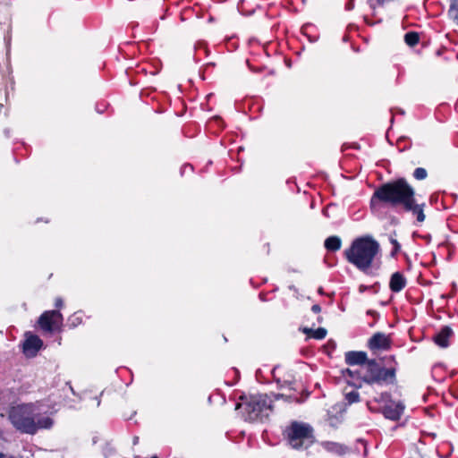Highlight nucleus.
Masks as SVG:
<instances>
[{
    "label": "nucleus",
    "mask_w": 458,
    "mask_h": 458,
    "mask_svg": "<svg viewBox=\"0 0 458 458\" xmlns=\"http://www.w3.org/2000/svg\"><path fill=\"white\" fill-rule=\"evenodd\" d=\"M377 202L390 205L393 208H402L406 212H411L419 223L424 222L425 204H417L415 190L406 179L399 178L380 185L373 193L370 203L374 207Z\"/></svg>",
    "instance_id": "1"
},
{
    "label": "nucleus",
    "mask_w": 458,
    "mask_h": 458,
    "mask_svg": "<svg viewBox=\"0 0 458 458\" xmlns=\"http://www.w3.org/2000/svg\"><path fill=\"white\" fill-rule=\"evenodd\" d=\"M9 420L18 431L29 435H35L39 429H49L54 424L53 420L42 415L33 403L13 406L9 411Z\"/></svg>",
    "instance_id": "2"
},
{
    "label": "nucleus",
    "mask_w": 458,
    "mask_h": 458,
    "mask_svg": "<svg viewBox=\"0 0 458 458\" xmlns=\"http://www.w3.org/2000/svg\"><path fill=\"white\" fill-rule=\"evenodd\" d=\"M379 251V243L372 236L367 235L355 239L344 254L349 263L369 274Z\"/></svg>",
    "instance_id": "3"
},
{
    "label": "nucleus",
    "mask_w": 458,
    "mask_h": 458,
    "mask_svg": "<svg viewBox=\"0 0 458 458\" xmlns=\"http://www.w3.org/2000/svg\"><path fill=\"white\" fill-rule=\"evenodd\" d=\"M361 380L369 385L383 386L394 384L396 380V369L385 368L382 362L376 360H368L360 367Z\"/></svg>",
    "instance_id": "4"
},
{
    "label": "nucleus",
    "mask_w": 458,
    "mask_h": 458,
    "mask_svg": "<svg viewBox=\"0 0 458 458\" xmlns=\"http://www.w3.org/2000/svg\"><path fill=\"white\" fill-rule=\"evenodd\" d=\"M242 408L246 420H263L272 411V400L267 394L251 395L242 403H237L236 409Z\"/></svg>",
    "instance_id": "5"
},
{
    "label": "nucleus",
    "mask_w": 458,
    "mask_h": 458,
    "mask_svg": "<svg viewBox=\"0 0 458 458\" xmlns=\"http://www.w3.org/2000/svg\"><path fill=\"white\" fill-rule=\"evenodd\" d=\"M312 432L310 425L298 421L292 422L284 431L289 444L295 449L301 448L304 441L311 439Z\"/></svg>",
    "instance_id": "6"
},
{
    "label": "nucleus",
    "mask_w": 458,
    "mask_h": 458,
    "mask_svg": "<svg viewBox=\"0 0 458 458\" xmlns=\"http://www.w3.org/2000/svg\"><path fill=\"white\" fill-rule=\"evenodd\" d=\"M38 323L44 331L53 332L61 327L63 315L58 310L45 311L39 317Z\"/></svg>",
    "instance_id": "7"
},
{
    "label": "nucleus",
    "mask_w": 458,
    "mask_h": 458,
    "mask_svg": "<svg viewBox=\"0 0 458 458\" xmlns=\"http://www.w3.org/2000/svg\"><path fill=\"white\" fill-rule=\"evenodd\" d=\"M404 410V406L402 403L390 402L383 407L382 413L386 419L392 420H398Z\"/></svg>",
    "instance_id": "8"
},
{
    "label": "nucleus",
    "mask_w": 458,
    "mask_h": 458,
    "mask_svg": "<svg viewBox=\"0 0 458 458\" xmlns=\"http://www.w3.org/2000/svg\"><path fill=\"white\" fill-rule=\"evenodd\" d=\"M390 345V339L383 333L374 334L369 341V347L371 350H388Z\"/></svg>",
    "instance_id": "9"
},
{
    "label": "nucleus",
    "mask_w": 458,
    "mask_h": 458,
    "mask_svg": "<svg viewBox=\"0 0 458 458\" xmlns=\"http://www.w3.org/2000/svg\"><path fill=\"white\" fill-rule=\"evenodd\" d=\"M42 345L43 342L38 335L30 334L23 343V352L27 355H35Z\"/></svg>",
    "instance_id": "10"
},
{
    "label": "nucleus",
    "mask_w": 458,
    "mask_h": 458,
    "mask_svg": "<svg viewBox=\"0 0 458 458\" xmlns=\"http://www.w3.org/2000/svg\"><path fill=\"white\" fill-rule=\"evenodd\" d=\"M453 329L448 327H443L433 337L437 345L441 348H446L449 345V340L454 336Z\"/></svg>",
    "instance_id": "11"
},
{
    "label": "nucleus",
    "mask_w": 458,
    "mask_h": 458,
    "mask_svg": "<svg viewBox=\"0 0 458 458\" xmlns=\"http://www.w3.org/2000/svg\"><path fill=\"white\" fill-rule=\"evenodd\" d=\"M369 360L364 352H347L345 353V362L350 366L360 365L362 367Z\"/></svg>",
    "instance_id": "12"
},
{
    "label": "nucleus",
    "mask_w": 458,
    "mask_h": 458,
    "mask_svg": "<svg viewBox=\"0 0 458 458\" xmlns=\"http://www.w3.org/2000/svg\"><path fill=\"white\" fill-rule=\"evenodd\" d=\"M406 286V279L400 272H395L391 276L389 288L394 293L401 292Z\"/></svg>",
    "instance_id": "13"
},
{
    "label": "nucleus",
    "mask_w": 458,
    "mask_h": 458,
    "mask_svg": "<svg viewBox=\"0 0 458 458\" xmlns=\"http://www.w3.org/2000/svg\"><path fill=\"white\" fill-rule=\"evenodd\" d=\"M325 248L329 251H336L340 250L342 241L338 236H330L325 241Z\"/></svg>",
    "instance_id": "14"
},
{
    "label": "nucleus",
    "mask_w": 458,
    "mask_h": 458,
    "mask_svg": "<svg viewBox=\"0 0 458 458\" xmlns=\"http://www.w3.org/2000/svg\"><path fill=\"white\" fill-rule=\"evenodd\" d=\"M303 332L306 335H310L313 338L318 339V340L324 339L327 335V330L323 327H318V329H315V330L312 328L305 327L303 329Z\"/></svg>",
    "instance_id": "15"
},
{
    "label": "nucleus",
    "mask_w": 458,
    "mask_h": 458,
    "mask_svg": "<svg viewBox=\"0 0 458 458\" xmlns=\"http://www.w3.org/2000/svg\"><path fill=\"white\" fill-rule=\"evenodd\" d=\"M404 42L409 47H415L420 42V33L417 31H408L404 35Z\"/></svg>",
    "instance_id": "16"
},
{
    "label": "nucleus",
    "mask_w": 458,
    "mask_h": 458,
    "mask_svg": "<svg viewBox=\"0 0 458 458\" xmlns=\"http://www.w3.org/2000/svg\"><path fill=\"white\" fill-rule=\"evenodd\" d=\"M323 445L327 450L335 452L337 454H342L345 448L344 445L335 443V442H326L323 444Z\"/></svg>",
    "instance_id": "17"
},
{
    "label": "nucleus",
    "mask_w": 458,
    "mask_h": 458,
    "mask_svg": "<svg viewBox=\"0 0 458 458\" xmlns=\"http://www.w3.org/2000/svg\"><path fill=\"white\" fill-rule=\"evenodd\" d=\"M458 4V0H453L451 2L450 9L448 11V15L454 21H458V8L456 7Z\"/></svg>",
    "instance_id": "18"
},
{
    "label": "nucleus",
    "mask_w": 458,
    "mask_h": 458,
    "mask_svg": "<svg viewBox=\"0 0 458 458\" xmlns=\"http://www.w3.org/2000/svg\"><path fill=\"white\" fill-rule=\"evenodd\" d=\"M345 400L349 404L358 403L360 401V394L357 391L352 390L345 394Z\"/></svg>",
    "instance_id": "19"
},
{
    "label": "nucleus",
    "mask_w": 458,
    "mask_h": 458,
    "mask_svg": "<svg viewBox=\"0 0 458 458\" xmlns=\"http://www.w3.org/2000/svg\"><path fill=\"white\" fill-rule=\"evenodd\" d=\"M208 126L211 129L214 126H218L220 128L224 127V121L221 116L216 115L212 116L208 122Z\"/></svg>",
    "instance_id": "20"
},
{
    "label": "nucleus",
    "mask_w": 458,
    "mask_h": 458,
    "mask_svg": "<svg viewBox=\"0 0 458 458\" xmlns=\"http://www.w3.org/2000/svg\"><path fill=\"white\" fill-rule=\"evenodd\" d=\"M390 397H391V395L389 393L384 392V393H381L380 394H378V396H376L374 398V401L378 403H385V405H386L391 402Z\"/></svg>",
    "instance_id": "21"
},
{
    "label": "nucleus",
    "mask_w": 458,
    "mask_h": 458,
    "mask_svg": "<svg viewBox=\"0 0 458 458\" xmlns=\"http://www.w3.org/2000/svg\"><path fill=\"white\" fill-rule=\"evenodd\" d=\"M427 176H428V172L425 168L418 167L413 172V177L416 180L421 181V180L426 179Z\"/></svg>",
    "instance_id": "22"
},
{
    "label": "nucleus",
    "mask_w": 458,
    "mask_h": 458,
    "mask_svg": "<svg viewBox=\"0 0 458 458\" xmlns=\"http://www.w3.org/2000/svg\"><path fill=\"white\" fill-rule=\"evenodd\" d=\"M344 374H347L352 379H361L360 367L356 369H347L345 371H344Z\"/></svg>",
    "instance_id": "23"
},
{
    "label": "nucleus",
    "mask_w": 458,
    "mask_h": 458,
    "mask_svg": "<svg viewBox=\"0 0 458 458\" xmlns=\"http://www.w3.org/2000/svg\"><path fill=\"white\" fill-rule=\"evenodd\" d=\"M272 396L276 400H278V399L282 398V399H284L287 402H293V401L298 402V400H299L298 397H296V396L286 395V394H273Z\"/></svg>",
    "instance_id": "24"
},
{
    "label": "nucleus",
    "mask_w": 458,
    "mask_h": 458,
    "mask_svg": "<svg viewBox=\"0 0 458 458\" xmlns=\"http://www.w3.org/2000/svg\"><path fill=\"white\" fill-rule=\"evenodd\" d=\"M216 98V96L214 93H210L207 96V111L212 112L214 111V99Z\"/></svg>",
    "instance_id": "25"
},
{
    "label": "nucleus",
    "mask_w": 458,
    "mask_h": 458,
    "mask_svg": "<svg viewBox=\"0 0 458 458\" xmlns=\"http://www.w3.org/2000/svg\"><path fill=\"white\" fill-rule=\"evenodd\" d=\"M108 108H109L108 104H106L105 102L98 103L96 106V112L99 114H102L106 112H108Z\"/></svg>",
    "instance_id": "26"
},
{
    "label": "nucleus",
    "mask_w": 458,
    "mask_h": 458,
    "mask_svg": "<svg viewBox=\"0 0 458 458\" xmlns=\"http://www.w3.org/2000/svg\"><path fill=\"white\" fill-rule=\"evenodd\" d=\"M390 242L394 246V250H392V255H394V254H396L400 250L401 245L399 244L397 240H395L394 238H390Z\"/></svg>",
    "instance_id": "27"
},
{
    "label": "nucleus",
    "mask_w": 458,
    "mask_h": 458,
    "mask_svg": "<svg viewBox=\"0 0 458 458\" xmlns=\"http://www.w3.org/2000/svg\"><path fill=\"white\" fill-rule=\"evenodd\" d=\"M390 112L391 114H404V110L401 108H392Z\"/></svg>",
    "instance_id": "28"
},
{
    "label": "nucleus",
    "mask_w": 458,
    "mask_h": 458,
    "mask_svg": "<svg viewBox=\"0 0 458 458\" xmlns=\"http://www.w3.org/2000/svg\"><path fill=\"white\" fill-rule=\"evenodd\" d=\"M354 8V0H349V2L345 5V9L351 11Z\"/></svg>",
    "instance_id": "29"
},
{
    "label": "nucleus",
    "mask_w": 458,
    "mask_h": 458,
    "mask_svg": "<svg viewBox=\"0 0 458 458\" xmlns=\"http://www.w3.org/2000/svg\"><path fill=\"white\" fill-rule=\"evenodd\" d=\"M311 310L314 312V313H319L321 311V307L320 305L318 304H314L312 307H311Z\"/></svg>",
    "instance_id": "30"
},
{
    "label": "nucleus",
    "mask_w": 458,
    "mask_h": 458,
    "mask_svg": "<svg viewBox=\"0 0 458 458\" xmlns=\"http://www.w3.org/2000/svg\"><path fill=\"white\" fill-rule=\"evenodd\" d=\"M63 306V300L61 298H57L55 300V307L61 308Z\"/></svg>",
    "instance_id": "31"
},
{
    "label": "nucleus",
    "mask_w": 458,
    "mask_h": 458,
    "mask_svg": "<svg viewBox=\"0 0 458 458\" xmlns=\"http://www.w3.org/2000/svg\"><path fill=\"white\" fill-rule=\"evenodd\" d=\"M186 168H190V169L191 170V169H192V166H191V165H185L183 166V169H186Z\"/></svg>",
    "instance_id": "32"
},
{
    "label": "nucleus",
    "mask_w": 458,
    "mask_h": 458,
    "mask_svg": "<svg viewBox=\"0 0 458 458\" xmlns=\"http://www.w3.org/2000/svg\"><path fill=\"white\" fill-rule=\"evenodd\" d=\"M365 289H366V286H363V285L360 286V292H363V291H365Z\"/></svg>",
    "instance_id": "33"
},
{
    "label": "nucleus",
    "mask_w": 458,
    "mask_h": 458,
    "mask_svg": "<svg viewBox=\"0 0 458 458\" xmlns=\"http://www.w3.org/2000/svg\"><path fill=\"white\" fill-rule=\"evenodd\" d=\"M453 55H454L455 59H458V53H453Z\"/></svg>",
    "instance_id": "34"
},
{
    "label": "nucleus",
    "mask_w": 458,
    "mask_h": 458,
    "mask_svg": "<svg viewBox=\"0 0 458 458\" xmlns=\"http://www.w3.org/2000/svg\"><path fill=\"white\" fill-rule=\"evenodd\" d=\"M428 437H436V434H435V433H432V434H428Z\"/></svg>",
    "instance_id": "35"
},
{
    "label": "nucleus",
    "mask_w": 458,
    "mask_h": 458,
    "mask_svg": "<svg viewBox=\"0 0 458 458\" xmlns=\"http://www.w3.org/2000/svg\"><path fill=\"white\" fill-rule=\"evenodd\" d=\"M367 405H368V407H369L370 410H372V407L370 406V403H369V402H368V403H367Z\"/></svg>",
    "instance_id": "36"
},
{
    "label": "nucleus",
    "mask_w": 458,
    "mask_h": 458,
    "mask_svg": "<svg viewBox=\"0 0 458 458\" xmlns=\"http://www.w3.org/2000/svg\"><path fill=\"white\" fill-rule=\"evenodd\" d=\"M318 322H321V321H322V318H321V317H318Z\"/></svg>",
    "instance_id": "37"
},
{
    "label": "nucleus",
    "mask_w": 458,
    "mask_h": 458,
    "mask_svg": "<svg viewBox=\"0 0 458 458\" xmlns=\"http://www.w3.org/2000/svg\"><path fill=\"white\" fill-rule=\"evenodd\" d=\"M4 454L3 453L0 454V458H4Z\"/></svg>",
    "instance_id": "38"
},
{
    "label": "nucleus",
    "mask_w": 458,
    "mask_h": 458,
    "mask_svg": "<svg viewBox=\"0 0 458 458\" xmlns=\"http://www.w3.org/2000/svg\"><path fill=\"white\" fill-rule=\"evenodd\" d=\"M4 458H6V457L4 456ZM7 458H15V457H13V456H10V457H7Z\"/></svg>",
    "instance_id": "39"
},
{
    "label": "nucleus",
    "mask_w": 458,
    "mask_h": 458,
    "mask_svg": "<svg viewBox=\"0 0 458 458\" xmlns=\"http://www.w3.org/2000/svg\"><path fill=\"white\" fill-rule=\"evenodd\" d=\"M152 458H158V457H157V456H153Z\"/></svg>",
    "instance_id": "40"
}]
</instances>
